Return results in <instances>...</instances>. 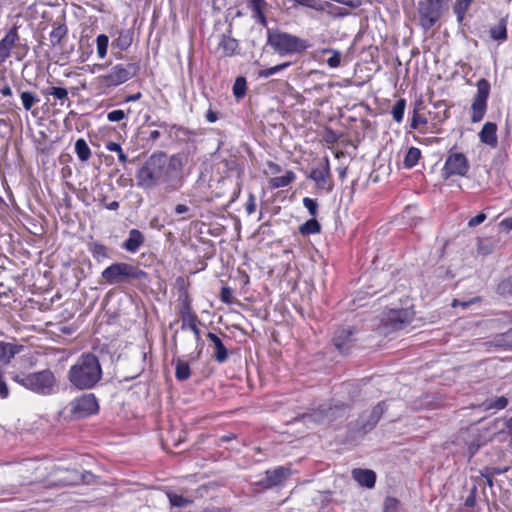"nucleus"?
I'll return each instance as SVG.
<instances>
[{
    "label": "nucleus",
    "instance_id": "obj_1",
    "mask_svg": "<svg viewBox=\"0 0 512 512\" xmlns=\"http://www.w3.org/2000/svg\"><path fill=\"white\" fill-rule=\"evenodd\" d=\"M102 378V368L96 355L84 353L68 371V380L77 389L93 388Z\"/></svg>",
    "mask_w": 512,
    "mask_h": 512
},
{
    "label": "nucleus",
    "instance_id": "obj_2",
    "mask_svg": "<svg viewBox=\"0 0 512 512\" xmlns=\"http://www.w3.org/2000/svg\"><path fill=\"white\" fill-rule=\"evenodd\" d=\"M10 375L14 382L40 395H51L57 384L56 377L50 369L28 374L11 372Z\"/></svg>",
    "mask_w": 512,
    "mask_h": 512
},
{
    "label": "nucleus",
    "instance_id": "obj_3",
    "mask_svg": "<svg viewBox=\"0 0 512 512\" xmlns=\"http://www.w3.org/2000/svg\"><path fill=\"white\" fill-rule=\"evenodd\" d=\"M267 42L280 56L299 55L311 47L308 40L279 30L269 32Z\"/></svg>",
    "mask_w": 512,
    "mask_h": 512
},
{
    "label": "nucleus",
    "instance_id": "obj_4",
    "mask_svg": "<svg viewBox=\"0 0 512 512\" xmlns=\"http://www.w3.org/2000/svg\"><path fill=\"white\" fill-rule=\"evenodd\" d=\"M101 277L106 284L115 285L132 280L147 281L148 273L138 265L127 262H115L101 272Z\"/></svg>",
    "mask_w": 512,
    "mask_h": 512
},
{
    "label": "nucleus",
    "instance_id": "obj_5",
    "mask_svg": "<svg viewBox=\"0 0 512 512\" xmlns=\"http://www.w3.org/2000/svg\"><path fill=\"white\" fill-rule=\"evenodd\" d=\"M163 161V152L153 153L136 172L137 186L143 189H152L160 184Z\"/></svg>",
    "mask_w": 512,
    "mask_h": 512
},
{
    "label": "nucleus",
    "instance_id": "obj_6",
    "mask_svg": "<svg viewBox=\"0 0 512 512\" xmlns=\"http://www.w3.org/2000/svg\"><path fill=\"white\" fill-rule=\"evenodd\" d=\"M99 411V403L93 393L83 394L80 397L73 399L64 409L60 415L65 420H79L97 414Z\"/></svg>",
    "mask_w": 512,
    "mask_h": 512
},
{
    "label": "nucleus",
    "instance_id": "obj_7",
    "mask_svg": "<svg viewBox=\"0 0 512 512\" xmlns=\"http://www.w3.org/2000/svg\"><path fill=\"white\" fill-rule=\"evenodd\" d=\"M160 184L165 185L166 192L179 190L183 185V163L179 155H172L167 159L164 153L163 167L161 169Z\"/></svg>",
    "mask_w": 512,
    "mask_h": 512
},
{
    "label": "nucleus",
    "instance_id": "obj_8",
    "mask_svg": "<svg viewBox=\"0 0 512 512\" xmlns=\"http://www.w3.org/2000/svg\"><path fill=\"white\" fill-rule=\"evenodd\" d=\"M445 2L446 0H421L418 2V23L425 32L439 22Z\"/></svg>",
    "mask_w": 512,
    "mask_h": 512
},
{
    "label": "nucleus",
    "instance_id": "obj_9",
    "mask_svg": "<svg viewBox=\"0 0 512 512\" xmlns=\"http://www.w3.org/2000/svg\"><path fill=\"white\" fill-rule=\"evenodd\" d=\"M452 147L447 154L441 170L443 179L447 180L453 176L465 177L470 170V163L464 153L455 152Z\"/></svg>",
    "mask_w": 512,
    "mask_h": 512
},
{
    "label": "nucleus",
    "instance_id": "obj_10",
    "mask_svg": "<svg viewBox=\"0 0 512 512\" xmlns=\"http://www.w3.org/2000/svg\"><path fill=\"white\" fill-rule=\"evenodd\" d=\"M477 92L474 95L471 103L470 120L472 123H478L483 120L487 108L488 98L491 91V85L485 78H481L476 82Z\"/></svg>",
    "mask_w": 512,
    "mask_h": 512
},
{
    "label": "nucleus",
    "instance_id": "obj_11",
    "mask_svg": "<svg viewBox=\"0 0 512 512\" xmlns=\"http://www.w3.org/2000/svg\"><path fill=\"white\" fill-rule=\"evenodd\" d=\"M306 177L314 182L317 191L331 193L334 189V180L329 157L324 156Z\"/></svg>",
    "mask_w": 512,
    "mask_h": 512
},
{
    "label": "nucleus",
    "instance_id": "obj_12",
    "mask_svg": "<svg viewBox=\"0 0 512 512\" xmlns=\"http://www.w3.org/2000/svg\"><path fill=\"white\" fill-rule=\"evenodd\" d=\"M140 70L137 62L128 64H116L110 71L100 76L101 82L108 87H116L133 78Z\"/></svg>",
    "mask_w": 512,
    "mask_h": 512
},
{
    "label": "nucleus",
    "instance_id": "obj_13",
    "mask_svg": "<svg viewBox=\"0 0 512 512\" xmlns=\"http://www.w3.org/2000/svg\"><path fill=\"white\" fill-rule=\"evenodd\" d=\"M415 317L412 308L389 309L384 313L381 322L383 326L391 330H401L411 324Z\"/></svg>",
    "mask_w": 512,
    "mask_h": 512
},
{
    "label": "nucleus",
    "instance_id": "obj_14",
    "mask_svg": "<svg viewBox=\"0 0 512 512\" xmlns=\"http://www.w3.org/2000/svg\"><path fill=\"white\" fill-rule=\"evenodd\" d=\"M290 467L278 466L274 469L265 471V478L259 480L256 485L264 490L272 489L276 486L282 485L291 475Z\"/></svg>",
    "mask_w": 512,
    "mask_h": 512
},
{
    "label": "nucleus",
    "instance_id": "obj_15",
    "mask_svg": "<svg viewBox=\"0 0 512 512\" xmlns=\"http://www.w3.org/2000/svg\"><path fill=\"white\" fill-rule=\"evenodd\" d=\"M178 298H177V313L179 317L196 313L193 309V299L189 293L188 287L189 282H186L184 278L178 277L176 280Z\"/></svg>",
    "mask_w": 512,
    "mask_h": 512
},
{
    "label": "nucleus",
    "instance_id": "obj_16",
    "mask_svg": "<svg viewBox=\"0 0 512 512\" xmlns=\"http://www.w3.org/2000/svg\"><path fill=\"white\" fill-rule=\"evenodd\" d=\"M19 40L18 26L13 25L0 40V65L11 56V51Z\"/></svg>",
    "mask_w": 512,
    "mask_h": 512
},
{
    "label": "nucleus",
    "instance_id": "obj_17",
    "mask_svg": "<svg viewBox=\"0 0 512 512\" xmlns=\"http://www.w3.org/2000/svg\"><path fill=\"white\" fill-rule=\"evenodd\" d=\"M355 327L340 328L333 336V344L335 348L342 354H347L354 342Z\"/></svg>",
    "mask_w": 512,
    "mask_h": 512
},
{
    "label": "nucleus",
    "instance_id": "obj_18",
    "mask_svg": "<svg viewBox=\"0 0 512 512\" xmlns=\"http://www.w3.org/2000/svg\"><path fill=\"white\" fill-rule=\"evenodd\" d=\"M113 40L111 43L112 49L118 50V54L114 53L118 59L122 58V52L128 50L132 45L134 39V32L132 29H120L113 34Z\"/></svg>",
    "mask_w": 512,
    "mask_h": 512
},
{
    "label": "nucleus",
    "instance_id": "obj_19",
    "mask_svg": "<svg viewBox=\"0 0 512 512\" xmlns=\"http://www.w3.org/2000/svg\"><path fill=\"white\" fill-rule=\"evenodd\" d=\"M410 128L418 130L422 134L428 133L430 130L428 118L425 115V106L421 101L414 104L410 118Z\"/></svg>",
    "mask_w": 512,
    "mask_h": 512
},
{
    "label": "nucleus",
    "instance_id": "obj_20",
    "mask_svg": "<svg viewBox=\"0 0 512 512\" xmlns=\"http://www.w3.org/2000/svg\"><path fill=\"white\" fill-rule=\"evenodd\" d=\"M206 337L214 348L213 358L215 361L218 363L226 362L229 357V352L222 339L213 332H208Z\"/></svg>",
    "mask_w": 512,
    "mask_h": 512
},
{
    "label": "nucleus",
    "instance_id": "obj_21",
    "mask_svg": "<svg viewBox=\"0 0 512 512\" xmlns=\"http://www.w3.org/2000/svg\"><path fill=\"white\" fill-rule=\"evenodd\" d=\"M352 478L362 487L373 488L376 483V473L370 469L354 468Z\"/></svg>",
    "mask_w": 512,
    "mask_h": 512
},
{
    "label": "nucleus",
    "instance_id": "obj_22",
    "mask_svg": "<svg viewBox=\"0 0 512 512\" xmlns=\"http://www.w3.org/2000/svg\"><path fill=\"white\" fill-rule=\"evenodd\" d=\"M144 242L145 237L143 233L133 228L129 231L128 238L123 242L122 248L130 253H136Z\"/></svg>",
    "mask_w": 512,
    "mask_h": 512
},
{
    "label": "nucleus",
    "instance_id": "obj_23",
    "mask_svg": "<svg viewBox=\"0 0 512 512\" xmlns=\"http://www.w3.org/2000/svg\"><path fill=\"white\" fill-rule=\"evenodd\" d=\"M479 139L482 143L495 148L498 144L496 123L486 122L479 132Z\"/></svg>",
    "mask_w": 512,
    "mask_h": 512
},
{
    "label": "nucleus",
    "instance_id": "obj_24",
    "mask_svg": "<svg viewBox=\"0 0 512 512\" xmlns=\"http://www.w3.org/2000/svg\"><path fill=\"white\" fill-rule=\"evenodd\" d=\"M384 411H385V403L379 402L376 406L373 407L368 420L365 422H362L359 425L358 431L366 433V432L372 430L376 426V424L379 422Z\"/></svg>",
    "mask_w": 512,
    "mask_h": 512
},
{
    "label": "nucleus",
    "instance_id": "obj_25",
    "mask_svg": "<svg viewBox=\"0 0 512 512\" xmlns=\"http://www.w3.org/2000/svg\"><path fill=\"white\" fill-rule=\"evenodd\" d=\"M384 411H385V403L379 402L376 406L373 407L368 420L365 422H362L359 425L358 431L366 433V432L372 430L376 426V424L379 422Z\"/></svg>",
    "mask_w": 512,
    "mask_h": 512
},
{
    "label": "nucleus",
    "instance_id": "obj_26",
    "mask_svg": "<svg viewBox=\"0 0 512 512\" xmlns=\"http://www.w3.org/2000/svg\"><path fill=\"white\" fill-rule=\"evenodd\" d=\"M238 47L239 43L235 38L222 34L217 49L222 57H232L236 54Z\"/></svg>",
    "mask_w": 512,
    "mask_h": 512
},
{
    "label": "nucleus",
    "instance_id": "obj_27",
    "mask_svg": "<svg viewBox=\"0 0 512 512\" xmlns=\"http://www.w3.org/2000/svg\"><path fill=\"white\" fill-rule=\"evenodd\" d=\"M24 346L0 341V363L6 365L11 359L23 350Z\"/></svg>",
    "mask_w": 512,
    "mask_h": 512
},
{
    "label": "nucleus",
    "instance_id": "obj_28",
    "mask_svg": "<svg viewBox=\"0 0 512 512\" xmlns=\"http://www.w3.org/2000/svg\"><path fill=\"white\" fill-rule=\"evenodd\" d=\"M489 36L492 40L503 43L508 39L507 18H501L498 23L489 28Z\"/></svg>",
    "mask_w": 512,
    "mask_h": 512
},
{
    "label": "nucleus",
    "instance_id": "obj_29",
    "mask_svg": "<svg viewBox=\"0 0 512 512\" xmlns=\"http://www.w3.org/2000/svg\"><path fill=\"white\" fill-rule=\"evenodd\" d=\"M476 0H455L453 4V13L456 16V21L459 25L463 24L466 19L467 13Z\"/></svg>",
    "mask_w": 512,
    "mask_h": 512
},
{
    "label": "nucleus",
    "instance_id": "obj_30",
    "mask_svg": "<svg viewBox=\"0 0 512 512\" xmlns=\"http://www.w3.org/2000/svg\"><path fill=\"white\" fill-rule=\"evenodd\" d=\"M429 115L431 119L429 133L440 134L442 132V124L450 117L449 108L436 112L434 116L429 112Z\"/></svg>",
    "mask_w": 512,
    "mask_h": 512
},
{
    "label": "nucleus",
    "instance_id": "obj_31",
    "mask_svg": "<svg viewBox=\"0 0 512 512\" xmlns=\"http://www.w3.org/2000/svg\"><path fill=\"white\" fill-rule=\"evenodd\" d=\"M296 180V174L292 170H286L284 175L271 177L268 180L271 189L284 188L292 184Z\"/></svg>",
    "mask_w": 512,
    "mask_h": 512
},
{
    "label": "nucleus",
    "instance_id": "obj_32",
    "mask_svg": "<svg viewBox=\"0 0 512 512\" xmlns=\"http://www.w3.org/2000/svg\"><path fill=\"white\" fill-rule=\"evenodd\" d=\"M249 6L253 13V18H255L261 25H266V16L265 9L267 7V3L265 0H249Z\"/></svg>",
    "mask_w": 512,
    "mask_h": 512
},
{
    "label": "nucleus",
    "instance_id": "obj_33",
    "mask_svg": "<svg viewBox=\"0 0 512 512\" xmlns=\"http://www.w3.org/2000/svg\"><path fill=\"white\" fill-rule=\"evenodd\" d=\"M43 95L53 96L59 101L60 105H64L65 102H69L68 90L64 87L50 86L42 91Z\"/></svg>",
    "mask_w": 512,
    "mask_h": 512
},
{
    "label": "nucleus",
    "instance_id": "obj_34",
    "mask_svg": "<svg viewBox=\"0 0 512 512\" xmlns=\"http://www.w3.org/2000/svg\"><path fill=\"white\" fill-rule=\"evenodd\" d=\"M88 250L98 262L109 257L108 248L100 242L88 243Z\"/></svg>",
    "mask_w": 512,
    "mask_h": 512
},
{
    "label": "nucleus",
    "instance_id": "obj_35",
    "mask_svg": "<svg viewBox=\"0 0 512 512\" xmlns=\"http://www.w3.org/2000/svg\"><path fill=\"white\" fill-rule=\"evenodd\" d=\"M68 29L64 24H58L53 27L49 34V40L53 47L61 44L62 40L66 37Z\"/></svg>",
    "mask_w": 512,
    "mask_h": 512
},
{
    "label": "nucleus",
    "instance_id": "obj_36",
    "mask_svg": "<svg viewBox=\"0 0 512 512\" xmlns=\"http://www.w3.org/2000/svg\"><path fill=\"white\" fill-rule=\"evenodd\" d=\"M421 158V150L417 147H410L404 157L403 165L406 169H412Z\"/></svg>",
    "mask_w": 512,
    "mask_h": 512
},
{
    "label": "nucleus",
    "instance_id": "obj_37",
    "mask_svg": "<svg viewBox=\"0 0 512 512\" xmlns=\"http://www.w3.org/2000/svg\"><path fill=\"white\" fill-rule=\"evenodd\" d=\"M321 232V225L316 220V217H312L307 220L305 223L299 226V233L303 236H308L312 234H318Z\"/></svg>",
    "mask_w": 512,
    "mask_h": 512
},
{
    "label": "nucleus",
    "instance_id": "obj_38",
    "mask_svg": "<svg viewBox=\"0 0 512 512\" xmlns=\"http://www.w3.org/2000/svg\"><path fill=\"white\" fill-rule=\"evenodd\" d=\"M75 153L82 162L88 161L91 157V149L83 138H79L75 142Z\"/></svg>",
    "mask_w": 512,
    "mask_h": 512
},
{
    "label": "nucleus",
    "instance_id": "obj_39",
    "mask_svg": "<svg viewBox=\"0 0 512 512\" xmlns=\"http://www.w3.org/2000/svg\"><path fill=\"white\" fill-rule=\"evenodd\" d=\"M191 376L189 363L182 359L176 361L175 377L178 381H185Z\"/></svg>",
    "mask_w": 512,
    "mask_h": 512
},
{
    "label": "nucleus",
    "instance_id": "obj_40",
    "mask_svg": "<svg viewBox=\"0 0 512 512\" xmlns=\"http://www.w3.org/2000/svg\"><path fill=\"white\" fill-rule=\"evenodd\" d=\"M508 405V399L504 396L497 397L495 400L485 401L482 403V408L485 411L495 410L499 411L505 409Z\"/></svg>",
    "mask_w": 512,
    "mask_h": 512
},
{
    "label": "nucleus",
    "instance_id": "obj_41",
    "mask_svg": "<svg viewBox=\"0 0 512 512\" xmlns=\"http://www.w3.org/2000/svg\"><path fill=\"white\" fill-rule=\"evenodd\" d=\"M23 108L26 111H31L32 107L39 102V97L36 93L31 91H23L20 94Z\"/></svg>",
    "mask_w": 512,
    "mask_h": 512
},
{
    "label": "nucleus",
    "instance_id": "obj_42",
    "mask_svg": "<svg viewBox=\"0 0 512 512\" xmlns=\"http://www.w3.org/2000/svg\"><path fill=\"white\" fill-rule=\"evenodd\" d=\"M405 108H406V100L404 98H400L395 102V104L392 108V111H391L392 117L395 122L401 123L403 121Z\"/></svg>",
    "mask_w": 512,
    "mask_h": 512
},
{
    "label": "nucleus",
    "instance_id": "obj_43",
    "mask_svg": "<svg viewBox=\"0 0 512 512\" xmlns=\"http://www.w3.org/2000/svg\"><path fill=\"white\" fill-rule=\"evenodd\" d=\"M105 148H106V150H108L110 152L117 153L118 161L121 164L125 165L128 162V156L123 151V149H122V147H121V145L119 143H116V142H113V141H108V142L105 143Z\"/></svg>",
    "mask_w": 512,
    "mask_h": 512
},
{
    "label": "nucleus",
    "instance_id": "obj_44",
    "mask_svg": "<svg viewBox=\"0 0 512 512\" xmlns=\"http://www.w3.org/2000/svg\"><path fill=\"white\" fill-rule=\"evenodd\" d=\"M233 95L236 99H242L246 95L247 82L242 76L236 78L233 85Z\"/></svg>",
    "mask_w": 512,
    "mask_h": 512
},
{
    "label": "nucleus",
    "instance_id": "obj_45",
    "mask_svg": "<svg viewBox=\"0 0 512 512\" xmlns=\"http://www.w3.org/2000/svg\"><path fill=\"white\" fill-rule=\"evenodd\" d=\"M109 45V37L106 34H99L96 38L97 55L100 59H103L107 55V49Z\"/></svg>",
    "mask_w": 512,
    "mask_h": 512
},
{
    "label": "nucleus",
    "instance_id": "obj_46",
    "mask_svg": "<svg viewBox=\"0 0 512 512\" xmlns=\"http://www.w3.org/2000/svg\"><path fill=\"white\" fill-rule=\"evenodd\" d=\"M291 65L290 62H283L270 68L261 69L257 72L259 78H268Z\"/></svg>",
    "mask_w": 512,
    "mask_h": 512
},
{
    "label": "nucleus",
    "instance_id": "obj_47",
    "mask_svg": "<svg viewBox=\"0 0 512 512\" xmlns=\"http://www.w3.org/2000/svg\"><path fill=\"white\" fill-rule=\"evenodd\" d=\"M181 320V329L182 330H192L199 323V317L197 313H192L189 315H184L180 317Z\"/></svg>",
    "mask_w": 512,
    "mask_h": 512
},
{
    "label": "nucleus",
    "instance_id": "obj_48",
    "mask_svg": "<svg viewBox=\"0 0 512 512\" xmlns=\"http://www.w3.org/2000/svg\"><path fill=\"white\" fill-rule=\"evenodd\" d=\"M497 293L503 297H512V276L503 279L497 285Z\"/></svg>",
    "mask_w": 512,
    "mask_h": 512
},
{
    "label": "nucleus",
    "instance_id": "obj_49",
    "mask_svg": "<svg viewBox=\"0 0 512 512\" xmlns=\"http://www.w3.org/2000/svg\"><path fill=\"white\" fill-rule=\"evenodd\" d=\"M323 54H330V57L326 60L330 68H337L341 64V53L334 49H323Z\"/></svg>",
    "mask_w": 512,
    "mask_h": 512
},
{
    "label": "nucleus",
    "instance_id": "obj_50",
    "mask_svg": "<svg viewBox=\"0 0 512 512\" xmlns=\"http://www.w3.org/2000/svg\"><path fill=\"white\" fill-rule=\"evenodd\" d=\"M175 214L181 215L180 221L190 220L194 217V213L191 208L185 204H177L175 206Z\"/></svg>",
    "mask_w": 512,
    "mask_h": 512
},
{
    "label": "nucleus",
    "instance_id": "obj_51",
    "mask_svg": "<svg viewBox=\"0 0 512 512\" xmlns=\"http://www.w3.org/2000/svg\"><path fill=\"white\" fill-rule=\"evenodd\" d=\"M399 507L400 501L395 497L388 496L384 500L382 512H398Z\"/></svg>",
    "mask_w": 512,
    "mask_h": 512
},
{
    "label": "nucleus",
    "instance_id": "obj_52",
    "mask_svg": "<svg viewBox=\"0 0 512 512\" xmlns=\"http://www.w3.org/2000/svg\"><path fill=\"white\" fill-rule=\"evenodd\" d=\"M303 206L308 210L309 214L312 217H316L318 215V202L317 200L310 198V197H304L303 200Z\"/></svg>",
    "mask_w": 512,
    "mask_h": 512
},
{
    "label": "nucleus",
    "instance_id": "obj_53",
    "mask_svg": "<svg viewBox=\"0 0 512 512\" xmlns=\"http://www.w3.org/2000/svg\"><path fill=\"white\" fill-rule=\"evenodd\" d=\"M168 498L170 504L175 507H183L191 503V500L183 497L182 495L176 493H169Z\"/></svg>",
    "mask_w": 512,
    "mask_h": 512
},
{
    "label": "nucleus",
    "instance_id": "obj_54",
    "mask_svg": "<svg viewBox=\"0 0 512 512\" xmlns=\"http://www.w3.org/2000/svg\"><path fill=\"white\" fill-rule=\"evenodd\" d=\"M340 139V135L334 131L333 129L331 128H326L325 129V132L323 134V140L329 144V145H334L336 144Z\"/></svg>",
    "mask_w": 512,
    "mask_h": 512
},
{
    "label": "nucleus",
    "instance_id": "obj_55",
    "mask_svg": "<svg viewBox=\"0 0 512 512\" xmlns=\"http://www.w3.org/2000/svg\"><path fill=\"white\" fill-rule=\"evenodd\" d=\"M220 300L225 304H233L234 303V296L233 291L228 286H223L220 291Z\"/></svg>",
    "mask_w": 512,
    "mask_h": 512
},
{
    "label": "nucleus",
    "instance_id": "obj_56",
    "mask_svg": "<svg viewBox=\"0 0 512 512\" xmlns=\"http://www.w3.org/2000/svg\"><path fill=\"white\" fill-rule=\"evenodd\" d=\"M481 301V297L479 296H476V297H473L467 301H461L459 299H453L452 303H451V306L456 308L458 306H460L461 308L463 309H466L468 308L470 305L474 304V303H478Z\"/></svg>",
    "mask_w": 512,
    "mask_h": 512
},
{
    "label": "nucleus",
    "instance_id": "obj_57",
    "mask_svg": "<svg viewBox=\"0 0 512 512\" xmlns=\"http://www.w3.org/2000/svg\"><path fill=\"white\" fill-rule=\"evenodd\" d=\"M126 117V113L121 109L112 110L107 113V120L109 122H120L124 120Z\"/></svg>",
    "mask_w": 512,
    "mask_h": 512
},
{
    "label": "nucleus",
    "instance_id": "obj_58",
    "mask_svg": "<svg viewBox=\"0 0 512 512\" xmlns=\"http://www.w3.org/2000/svg\"><path fill=\"white\" fill-rule=\"evenodd\" d=\"M266 167L267 169L265 170V174L277 175L282 172V167L278 163L271 160L266 162Z\"/></svg>",
    "mask_w": 512,
    "mask_h": 512
},
{
    "label": "nucleus",
    "instance_id": "obj_59",
    "mask_svg": "<svg viewBox=\"0 0 512 512\" xmlns=\"http://www.w3.org/2000/svg\"><path fill=\"white\" fill-rule=\"evenodd\" d=\"M499 342L509 348H512V327L501 334Z\"/></svg>",
    "mask_w": 512,
    "mask_h": 512
},
{
    "label": "nucleus",
    "instance_id": "obj_60",
    "mask_svg": "<svg viewBox=\"0 0 512 512\" xmlns=\"http://www.w3.org/2000/svg\"><path fill=\"white\" fill-rule=\"evenodd\" d=\"M245 210L247 214L251 215L256 211V199L255 196L250 193L245 204Z\"/></svg>",
    "mask_w": 512,
    "mask_h": 512
},
{
    "label": "nucleus",
    "instance_id": "obj_61",
    "mask_svg": "<svg viewBox=\"0 0 512 512\" xmlns=\"http://www.w3.org/2000/svg\"><path fill=\"white\" fill-rule=\"evenodd\" d=\"M9 396V389L4 380L3 371L0 368V398L6 399Z\"/></svg>",
    "mask_w": 512,
    "mask_h": 512
},
{
    "label": "nucleus",
    "instance_id": "obj_62",
    "mask_svg": "<svg viewBox=\"0 0 512 512\" xmlns=\"http://www.w3.org/2000/svg\"><path fill=\"white\" fill-rule=\"evenodd\" d=\"M486 217H487L486 214L481 212L478 215H476L475 217H472L471 219H469L468 226L469 227H476L479 224H481L482 222H484Z\"/></svg>",
    "mask_w": 512,
    "mask_h": 512
},
{
    "label": "nucleus",
    "instance_id": "obj_63",
    "mask_svg": "<svg viewBox=\"0 0 512 512\" xmlns=\"http://www.w3.org/2000/svg\"><path fill=\"white\" fill-rule=\"evenodd\" d=\"M465 507H474L476 505V487H474L464 502Z\"/></svg>",
    "mask_w": 512,
    "mask_h": 512
},
{
    "label": "nucleus",
    "instance_id": "obj_64",
    "mask_svg": "<svg viewBox=\"0 0 512 512\" xmlns=\"http://www.w3.org/2000/svg\"><path fill=\"white\" fill-rule=\"evenodd\" d=\"M500 228L509 232L512 230V217H507L499 223Z\"/></svg>",
    "mask_w": 512,
    "mask_h": 512
}]
</instances>
